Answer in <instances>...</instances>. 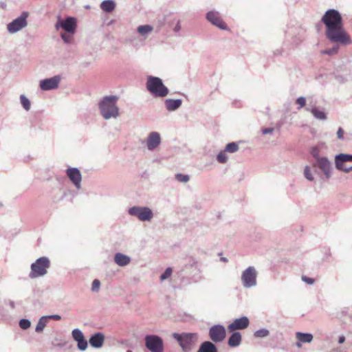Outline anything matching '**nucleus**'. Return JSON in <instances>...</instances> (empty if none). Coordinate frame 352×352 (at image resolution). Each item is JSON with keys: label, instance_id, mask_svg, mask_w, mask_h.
I'll list each match as a JSON object with an SVG mask.
<instances>
[{"label": "nucleus", "instance_id": "f03ea898", "mask_svg": "<svg viewBox=\"0 0 352 352\" xmlns=\"http://www.w3.org/2000/svg\"><path fill=\"white\" fill-rule=\"evenodd\" d=\"M118 98L114 96H106L99 104V108L102 117L108 120L116 118L118 114V108L116 106Z\"/></svg>", "mask_w": 352, "mask_h": 352}, {"label": "nucleus", "instance_id": "72a5a7b5", "mask_svg": "<svg viewBox=\"0 0 352 352\" xmlns=\"http://www.w3.org/2000/svg\"><path fill=\"white\" fill-rule=\"evenodd\" d=\"M268 334H269V331L267 329H263L256 331L254 333V336L257 337V338H263V337L268 336Z\"/></svg>", "mask_w": 352, "mask_h": 352}, {"label": "nucleus", "instance_id": "4be33fe9", "mask_svg": "<svg viewBox=\"0 0 352 352\" xmlns=\"http://www.w3.org/2000/svg\"><path fill=\"white\" fill-rule=\"evenodd\" d=\"M166 107L168 111H174L182 105L181 100L167 99L165 101Z\"/></svg>", "mask_w": 352, "mask_h": 352}, {"label": "nucleus", "instance_id": "0eeeda50", "mask_svg": "<svg viewBox=\"0 0 352 352\" xmlns=\"http://www.w3.org/2000/svg\"><path fill=\"white\" fill-rule=\"evenodd\" d=\"M28 17V12H23L22 14L18 17L17 19H14L13 21L10 23L8 25V30L10 33H15L19 30H21L22 28H25L28 23H27V18Z\"/></svg>", "mask_w": 352, "mask_h": 352}, {"label": "nucleus", "instance_id": "9b49d317", "mask_svg": "<svg viewBox=\"0 0 352 352\" xmlns=\"http://www.w3.org/2000/svg\"><path fill=\"white\" fill-rule=\"evenodd\" d=\"M129 212L141 221H149L153 217L152 211L148 208L133 207L129 209Z\"/></svg>", "mask_w": 352, "mask_h": 352}, {"label": "nucleus", "instance_id": "cd10ccee", "mask_svg": "<svg viewBox=\"0 0 352 352\" xmlns=\"http://www.w3.org/2000/svg\"><path fill=\"white\" fill-rule=\"evenodd\" d=\"M238 149L239 146L237 145V144H236L235 142H231L226 145L224 151L226 152L234 153L238 151Z\"/></svg>", "mask_w": 352, "mask_h": 352}, {"label": "nucleus", "instance_id": "f704fd0d", "mask_svg": "<svg viewBox=\"0 0 352 352\" xmlns=\"http://www.w3.org/2000/svg\"><path fill=\"white\" fill-rule=\"evenodd\" d=\"M217 161L219 162V163H225L227 162V160H228V157L226 154V151H222V152H220L218 155H217Z\"/></svg>", "mask_w": 352, "mask_h": 352}, {"label": "nucleus", "instance_id": "37998d69", "mask_svg": "<svg viewBox=\"0 0 352 352\" xmlns=\"http://www.w3.org/2000/svg\"><path fill=\"white\" fill-rule=\"evenodd\" d=\"M61 37L66 43L71 42L72 38L71 35L67 34H62Z\"/></svg>", "mask_w": 352, "mask_h": 352}, {"label": "nucleus", "instance_id": "2f4dec72", "mask_svg": "<svg viewBox=\"0 0 352 352\" xmlns=\"http://www.w3.org/2000/svg\"><path fill=\"white\" fill-rule=\"evenodd\" d=\"M78 343V348L80 351H85L87 347V342L85 339V338H82L81 340H78V341H76Z\"/></svg>", "mask_w": 352, "mask_h": 352}, {"label": "nucleus", "instance_id": "79ce46f5", "mask_svg": "<svg viewBox=\"0 0 352 352\" xmlns=\"http://www.w3.org/2000/svg\"><path fill=\"white\" fill-rule=\"evenodd\" d=\"M100 285V283L98 280L95 279L92 283V290L97 291Z\"/></svg>", "mask_w": 352, "mask_h": 352}, {"label": "nucleus", "instance_id": "393cba45", "mask_svg": "<svg viewBox=\"0 0 352 352\" xmlns=\"http://www.w3.org/2000/svg\"><path fill=\"white\" fill-rule=\"evenodd\" d=\"M115 3L112 0H105L100 4L101 9L106 12H111L115 9Z\"/></svg>", "mask_w": 352, "mask_h": 352}, {"label": "nucleus", "instance_id": "603ef678", "mask_svg": "<svg viewBox=\"0 0 352 352\" xmlns=\"http://www.w3.org/2000/svg\"><path fill=\"white\" fill-rule=\"evenodd\" d=\"M127 352H131V351H129H129H127Z\"/></svg>", "mask_w": 352, "mask_h": 352}, {"label": "nucleus", "instance_id": "39448f33", "mask_svg": "<svg viewBox=\"0 0 352 352\" xmlns=\"http://www.w3.org/2000/svg\"><path fill=\"white\" fill-rule=\"evenodd\" d=\"M173 336L178 341L184 351L190 350L197 339V333H184L182 334L175 333L173 334Z\"/></svg>", "mask_w": 352, "mask_h": 352}, {"label": "nucleus", "instance_id": "58836bf2", "mask_svg": "<svg viewBox=\"0 0 352 352\" xmlns=\"http://www.w3.org/2000/svg\"><path fill=\"white\" fill-rule=\"evenodd\" d=\"M172 274V269L170 267H168L165 272L161 275L160 279L162 280H166L169 278Z\"/></svg>", "mask_w": 352, "mask_h": 352}, {"label": "nucleus", "instance_id": "7c9ffc66", "mask_svg": "<svg viewBox=\"0 0 352 352\" xmlns=\"http://www.w3.org/2000/svg\"><path fill=\"white\" fill-rule=\"evenodd\" d=\"M21 103L23 105V108L28 111L30 109V100L24 96H21Z\"/></svg>", "mask_w": 352, "mask_h": 352}, {"label": "nucleus", "instance_id": "bb28decb", "mask_svg": "<svg viewBox=\"0 0 352 352\" xmlns=\"http://www.w3.org/2000/svg\"><path fill=\"white\" fill-rule=\"evenodd\" d=\"M153 30V27L148 25H140L138 28V32L142 34L145 35Z\"/></svg>", "mask_w": 352, "mask_h": 352}, {"label": "nucleus", "instance_id": "6e6552de", "mask_svg": "<svg viewBox=\"0 0 352 352\" xmlns=\"http://www.w3.org/2000/svg\"><path fill=\"white\" fill-rule=\"evenodd\" d=\"M352 155L340 154L336 157V165L338 170L348 173L352 169Z\"/></svg>", "mask_w": 352, "mask_h": 352}, {"label": "nucleus", "instance_id": "09e8293b", "mask_svg": "<svg viewBox=\"0 0 352 352\" xmlns=\"http://www.w3.org/2000/svg\"><path fill=\"white\" fill-rule=\"evenodd\" d=\"M50 318H53L56 320H59L61 318V317L59 315H52V316H50Z\"/></svg>", "mask_w": 352, "mask_h": 352}, {"label": "nucleus", "instance_id": "a878e982", "mask_svg": "<svg viewBox=\"0 0 352 352\" xmlns=\"http://www.w3.org/2000/svg\"><path fill=\"white\" fill-rule=\"evenodd\" d=\"M311 113L314 116L315 118L319 120H325L326 115L325 113L318 109L317 108H312L310 109Z\"/></svg>", "mask_w": 352, "mask_h": 352}, {"label": "nucleus", "instance_id": "ea45409f", "mask_svg": "<svg viewBox=\"0 0 352 352\" xmlns=\"http://www.w3.org/2000/svg\"><path fill=\"white\" fill-rule=\"evenodd\" d=\"M304 175L305 177L309 181H312L314 179V177L311 175V173L310 171V169L308 166H306L304 170Z\"/></svg>", "mask_w": 352, "mask_h": 352}, {"label": "nucleus", "instance_id": "dca6fc26", "mask_svg": "<svg viewBox=\"0 0 352 352\" xmlns=\"http://www.w3.org/2000/svg\"><path fill=\"white\" fill-rule=\"evenodd\" d=\"M67 175L73 184L79 188L81 182V174L76 168H69L67 170Z\"/></svg>", "mask_w": 352, "mask_h": 352}, {"label": "nucleus", "instance_id": "de8ad7c7", "mask_svg": "<svg viewBox=\"0 0 352 352\" xmlns=\"http://www.w3.org/2000/svg\"><path fill=\"white\" fill-rule=\"evenodd\" d=\"M273 131H274L273 128H267V129H263L262 130V133L263 135H266L267 133H272Z\"/></svg>", "mask_w": 352, "mask_h": 352}, {"label": "nucleus", "instance_id": "e433bc0d", "mask_svg": "<svg viewBox=\"0 0 352 352\" xmlns=\"http://www.w3.org/2000/svg\"><path fill=\"white\" fill-rule=\"evenodd\" d=\"M30 322L27 319H22L19 322V326L23 329H27L30 327Z\"/></svg>", "mask_w": 352, "mask_h": 352}, {"label": "nucleus", "instance_id": "f8f14e48", "mask_svg": "<svg viewBox=\"0 0 352 352\" xmlns=\"http://www.w3.org/2000/svg\"><path fill=\"white\" fill-rule=\"evenodd\" d=\"M250 324V320L248 317L243 316L233 320L228 326V331L229 332H234L237 330H243L246 329Z\"/></svg>", "mask_w": 352, "mask_h": 352}, {"label": "nucleus", "instance_id": "2eb2a0df", "mask_svg": "<svg viewBox=\"0 0 352 352\" xmlns=\"http://www.w3.org/2000/svg\"><path fill=\"white\" fill-rule=\"evenodd\" d=\"M60 78L56 76L40 82V87L42 90H50L58 87Z\"/></svg>", "mask_w": 352, "mask_h": 352}, {"label": "nucleus", "instance_id": "20e7f679", "mask_svg": "<svg viewBox=\"0 0 352 352\" xmlns=\"http://www.w3.org/2000/svg\"><path fill=\"white\" fill-rule=\"evenodd\" d=\"M50 260L46 257H41L38 258L34 263L31 265V272L30 277L31 278H36L39 276H44L50 267Z\"/></svg>", "mask_w": 352, "mask_h": 352}, {"label": "nucleus", "instance_id": "8fccbe9b", "mask_svg": "<svg viewBox=\"0 0 352 352\" xmlns=\"http://www.w3.org/2000/svg\"><path fill=\"white\" fill-rule=\"evenodd\" d=\"M344 340H345V338H344V336H340V337L339 338L338 342H339L340 344H342V343L344 342Z\"/></svg>", "mask_w": 352, "mask_h": 352}, {"label": "nucleus", "instance_id": "a211bd4d", "mask_svg": "<svg viewBox=\"0 0 352 352\" xmlns=\"http://www.w3.org/2000/svg\"><path fill=\"white\" fill-rule=\"evenodd\" d=\"M104 341V336L102 333H97L93 335L89 339L90 344L95 348L101 347Z\"/></svg>", "mask_w": 352, "mask_h": 352}, {"label": "nucleus", "instance_id": "c756f323", "mask_svg": "<svg viewBox=\"0 0 352 352\" xmlns=\"http://www.w3.org/2000/svg\"><path fill=\"white\" fill-rule=\"evenodd\" d=\"M46 325V318H42L39 320L36 327V332H41Z\"/></svg>", "mask_w": 352, "mask_h": 352}, {"label": "nucleus", "instance_id": "4468645a", "mask_svg": "<svg viewBox=\"0 0 352 352\" xmlns=\"http://www.w3.org/2000/svg\"><path fill=\"white\" fill-rule=\"evenodd\" d=\"M60 26L64 30L69 34H73L76 28V21L74 17H68L65 21H61L56 24V28Z\"/></svg>", "mask_w": 352, "mask_h": 352}, {"label": "nucleus", "instance_id": "1a4fd4ad", "mask_svg": "<svg viewBox=\"0 0 352 352\" xmlns=\"http://www.w3.org/2000/svg\"><path fill=\"white\" fill-rule=\"evenodd\" d=\"M241 280L245 287H251L256 284V272L253 267H249L242 274Z\"/></svg>", "mask_w": 352, "mask_h": 352}, {"label": "nucleus", "instance_id": "a18cd8bd", "mask_svg": "<svg viewBox=\"0 0 352 352\" xmlns=\"http://www.w3.org/2000/svg\"><path fill=\"white\" fill-rule=\"evenodd\" d=\"M302 279L304 282L307 283L309 285H311L314 283V279L305 276H303L302 277Z\"/></svg>", "mask_w": 352, "mask_h": 352}, {"label": "nucleus", "instance_id": "473e14b6", "mask_svg": "<svg viewBox=\"0 0 352 352\" xmlns=\"http://www.w3.org/2000/svg\"><path fill=\"white\" fill-rule=\"evenodd\" d=\"M78 343V348L80 351H85L87 347V342L85 339V338H82L81 340H78V341H76Z\"/></svg>", "mask_w": 352, "mask_h": 352}, {"label": "nucleus", "instance_id": "c03bdc74", "mask_svg": "<svg viewBox=\"0 0 352 352\" xmlns=\"http://www.w3.org/2000/svg\"><path fill=\"white\" fill-rule=\"evenodd\" d=\"M311 153L313 157L316 159V160H318V158H320L318 156L319 151L317 148H313L311 151Z\"/></svg>", "mask_w": 352, "mask_h": 352}, {"label": "nucleus", "instance_id": "c85d7f7f", "mask_svg": "<svg viewBox=\"0 0 352 352\" xmlns=\"http://www.w3.org/2000/svg\"><path fill=\"white\" fill-rule=\"evenodd\" d=\"M72 334L75 341H78V340H81L82 338H85L82 332L78 329H74Z\"/></svg>", "mask_w": 352, "mask_h": 352}, {"label": "nucleus", "instance_id": "ddd939ff", "mask_svg": "<svg viewBox=\"0 0 352 352\" xmlns=\"http://www.w3.org/2000/svg\"><path fill=\"white\" fill-rule=\"evenodd\" d=\"M206 19L214 25L221 30H226L227 25L221 18L219 13L217 12L210 11L206 15Z\"/></svg>", "mask_w": 352, "mask_h": 352}, {"label": "nucleus", "instance_id": "423d86ee", "mask_svg": "<svg viewBox=\"0 0 352 352\" xmlns=\"http://www.w3.org/2000/svg\"><path fill=\"white\" fill-rule=\"evenodd\" d=\"M145 346L151 352H163L164 342L158 336L148 335L144 338Z\"/></svg>", "mask_w": 352, "mask_h": 352}, {"label": "nucleus", "instance_id": "5701e85b", "mask_svg": "<svg viewBox=\"0 0 352 352\" xmlns=\"http://www.w3.org/2000/svg\"><path fill=\"white\" fill-rule=\"evenodd\" d=\"M115 262L120 266H124L130 263V258L126 255L118 253L115 255Z\"/></svg>", "mask_w": 352, "mask_h": 352}, {"label": "nucleus", "instance_id": "7ed1b4c3", "mask_svg": "<svg viewBox=\"0 0 352 352\" xmlns=\"http://www.w3.org/2000/svg\"><path fill=\"white\" fill-rule=\"evenodd\" d=\"M147 90L155 97L164 98L168 94V88L158 77L148 76L146 83Z\"/></svg>", "mask_w": 352, "mask_h": 352}, {"label": "nucleus", "instance_id": "a19ab883", "mask_svg": "<svg viewBox=\"0 0 352 352\" xmlns=\"http://www.w3.org/2000/svg\"><path fill=\"white\" fill-rule=\"evenodd\" d=\"M296 104H299L298 109L303 107L306 104V100L304 97H300L296 100Z\"/></svg>", "mask_w": 352, "mask_h": 352}, {"label": "nucleus", "instance_id": "9d476101", "mask_svg": "<svg viewBox=\"0 0 352 352\" xmlns=\"http://www.w3.org/2000/svg\"><path fill=\"white\" fill-rule=\"evenodd\" d=\"M209 336L213 342H220L226 338V328L221 324L214 325L209 330Z\"/></svg>", "mask_w": 352, "mask_h": 352}, {"label": "nucleus", "instance_id": "b1692460", "mask_svg": "<svg viewBox=\"0 0 352 352\" xmlns=\"http://www.w3.org/2000/svg\"><path fill=\"white\" fill-rule=\"evenodd\" d=\"M296 338L299 342L303 343H310L313 340V336L311 333L296 332Z\"/></svg>", "mask_w": 352, "mask_h": 352}, {"label": "nucleus", "instance_id": "c9c22d12", "mask_svg": "<svg viewBox=\"0 0 352 352\" xmlns=\"http://www.w3.org/2000/svg\"><path fill=\"white\" fill-rule=\"evenodd\" d=\"M175 177L177 181L180 182H187L189 180V176L187 175H182L180 173H178L175 175Z\"/></svg>", "mask_w": 352, "mask_h": 352}, {"label": "nucleus", "instance_id": "4c0bfd02", "mask_svg": "<svg viewBox=\"0 0 352 352\" xmlns=\"http://www.w3.org/2000/svg\"><path fill=\"white\" fill-rule=\"evenodd\" d=\"M338 51V47H333L331 49L321 51L322 54L333 55Z\"/></svg>", "mask_w": 352, "mask_h": 352}, {"label": "nucleus", "instance_id": "f257e3e1", "mask_svg": "<svg viewBox=\"0 0 352 352\" xmlns=\"http://www.w3.org/2000/svg\"><path fill=\"white\" fill-rule=\"evenodd\" d=\"M321 21L325 25L326 37L331 42L344 45L351 43V36L344 28L342 18L338 11L333 9L327 10Z\"/></svg>", "mask_w": 352, "mask_h": 352}, {"label": "nucleus", "instance_id": "412c9836", "mask_svg": "<svg viewBox=\"0 0 352 352\" xmlns=\"http://www.w3.org/2000/svg\"><path fill=\"white\" fill-rule=\"evenodd\" d=\"M197 352H218L217 346L210 341L204 342Z\"/></svg>", "mask_w": 352, "mask_h": 352}, {"label": "nucleus", "instance_id": "aec40b11", "mask_svg": "<svg viewBox=\"0 0 352 352\" xmlns=\"http://www.w3.org/2000/svg\"><path fill=\"white\" fill-rule=\"evenodd\" d=\"M232 335L228 339V344L230 347H236L240 345L242 341V336L241 333L238 331L232 332Z\"/></svg>", "mask_w": 352, "mask_h": 352}, {"label": "nucleus", "instance_id": "6ab92c4d", "mask_svg": "<svg viewBox=\"0 0 352 352\" xmlns=\"http://www.w3.org/2000/svg\"><path fill=\"white\" fill-rule=\"evenodd\" d=\"M318 167L324 172L327 178L330 176V162L325 157L318 158Z\"/></svg>", "mask_w": 352, "mask_h": 352}, {"label": "nucleus", "instance_id": "49530a36", "mask_svg": "<svg viewBox=\"0 0 352 352\" xmlns=\"http://www.w3.org/2000/svg\"><path fill=\"white\" fill-rule=\"evenodd\" d=\"M337 135L339 139H342L344 136V131L342 128H339L337 132Z\"/></svg>", "mask_w": 352, "mask_h": 352}, {"label": "nucleus", "instance_id": "3c124183", "mask_svg": "<svg viewBox=\"0 0 352 352\" xmlns=\"http://www.w3.org/2000/svg\"><path fill=\"white\" fill-rule=\"evenodd\" d=\"M302 342H299L298 340V342H296V346L298 347V348H300L302 346V344H301Z\"/></svg>", "mask_w": 352, "mask_h": 352}, {"label": "nucleus", "instance_id": "f3484780", "mask_svg": "<svg viewBox=\"0 0 352 352\" xmlns=\"http://www.w3.org/2000/svg\"><path fill=\"white\" fill-rule=\"evenodd\" d=\"M161 142L160 135L157 132H152L149 134L147 139V148L153 151L156 148Z\"/></svg>", "mask_w": 352, "mask_h": 352}]
</instances>
